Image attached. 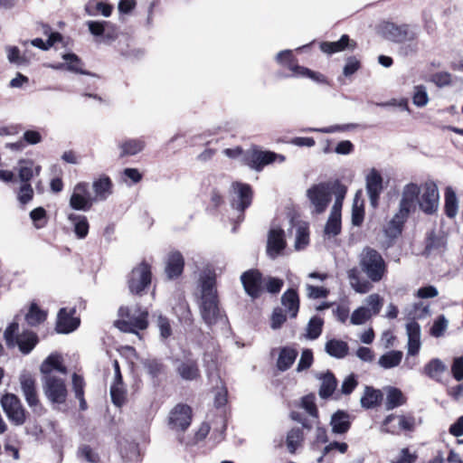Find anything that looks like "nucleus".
<instances>
[{"label":"nucleus","instance_id":"49530a36","mask_svg":"<svg viewBox=\"0 0 463 463\" xmlns=\"http://www.w3.org/2000/svg\"><path fill=\"white\" fill-rule=\"evenodd\" d=\"M324 325L323 318L315 316L312 317L307 326L306 331V337L310 340H315L319 337V335L322 333V328Z\"/></svg>","mask_w":463,"mask_h":463},{"label":"nucleus","instance_id":"2eb2a0df","mask_svg":"<svg viewBox=\"0 0 463 463\" xmlns=\"http://www.w3.org/2000/svg\"><path fill=\"white\" fill-rule=\"evenodd\" d=\"M415 428V418L407 415H388L381 427V431L390 434H399L401 430L412 431Z\"/></svg>","mask_w":463,"mask_h":463},{"label":"nucleus","instance_id":"6e6d98bb","mask_svg":"<svg viewBox=\"0 0 463 463\" xmlns=\"http://www.w3.org/2000/svg\"><path fill=\"white\" fill-rule=\"evenodd\" d=\"M78 457L85 459L89 463L99 462V456L90 446L83 444L79 447Z\"/></svg>","mask_w":463,"mask_h":463},{"label":"nucleus","instance_id":"72a5a7b5","mask_svg":"<svg viewBox=\"0 0 463 463\" xmlns=\"http://www.w3.org/2000/svg\"><path fill=\"white\" fill-rule=\"evenodd\" d=\"M298 356V351L290 346H284L280 349L277 361V367L284 372L290 368Z\"/></svg>","mask_w":463,"mask_h":463},{"label":"nucleus","instance_id":"a211bd4d","mask_svg":"<svg viewBox=\"0 0 463 463\" xmlns=\"http://www.w3.org/2000/svg\"><path fill=\"white\" fill-rule=\"evenodd\" d=\"M192 410L188 405L177 404L169 414V426L176 431H184L191 424Z\"/></svg>","mask_w":463,"mask_h":463},{"label":"nucleus","instance_id":"dca6fc26","mask_svg":"<svg viewBox=\"0 0 463 463\" xmlns=\"http://www.w3.org/2000/svg\"><path fill=\"white\" fill-rule=\"evenodd\" d=\"M93 197L89 191V184L85 182L78 183L72 191L70 198V206L76 211H89L94 203Z\"/></svg>","mask_w":463,"mask_h":463},{"label":"nucleus","instance_id":"e2e57ef3","mask_svg":"<svg viewBox=\"0 0 463 463\" xmlns=\"http://www.w3.org/2000/svg\"><path fill=\"white\" fill-rule=\"evenodd\" d=\"M307 296L312 299L325 298L328 296L329 290L323 287H316L310 284L306 285Z\"/></svg>","mask_w":463,"mask_h":463},{"label":"nucleus","instance_id":"6ab92c4d","mask_svg":"<svg viewBox=\"0 0 463 463\" xmlns=\"http://www.w3.org/2000/svg\"><path fill=\"white\" fill-rule=\"evenodd\" d=\"M232 188L234 194L232 201V206L233 209L242 213L251 203V187L248 184L235 182L232 183Z\"/></svg>","mask_w":463,"mask_h":463},{"label":"nucleus","instance_id":"8fccbe9b","mask_svg":"<svg viewBox=\"0 0 463 463\" xmlns=\"http://www.w3.org/2000/svg\"><path fill=\"white\" fill-rule=\"evenodd\" d=\"M18 176L23 184H29L33 176V162L32 160H21L19 162Z\"/></svg>","mask_w":463,"mask_h":463},{"label":"nucleus","instance_id":"4c0bfd02","mask_svg":"<svg viewBox=\"0 0 463 463\" xmlns=\"http://www.w3.org/2000/svg\"><path fill=\"white\" fill-rule=\"evenodd\" d=\"M447 371V365L439 358L431 359L424 366V373L432 380L440 382L441 375Z\"/></svg>","mask_w":463,"mask_h":463},{"label":"nucleus","instance_id":"e433bc0d","mask_svg":"<svg viewBox=\"0 0 463 463\" xmlns=\"http://www.w3.org/2000/svg\"><path fill=\"white\" fill-rule=\"evenodd\" d=\"M325 350L330 356L341 359L347 354L349 347L345 341L331 339L326 343Z\"/></svg>","mask_w":463,"mask_h":463},{"label":"nucleus","instance_id":"f03ea898","mask_svg":"<svg viewBox=\"0 0 463 463\" xmlns=\"http://www.w3.org/2000/svg\"><path fill=\"white\" fill-rule=\"evenodd\" d=\"M196 301L204 324L212 328L225 324L227 317L219 307L216 277L213 271L204 270L198 279Z\"/></svg>","mask_w":463,"mask_h":463},{"label":"nucleus","instance_id":"4d7b16f0","mask_svg":"<svg viewBox=\"0 0 463 463\" xmlns=\"http://www.w3.org/2000/svg\"><path fill=\"white\" fill-rule=\"evenodd\" d=\"M445 247V240L442 236L436 234L435 232H430L427 237L426 250L431 251L440 250Z\"/></svg>","mask_w":463,"mask_h":463},{"label":"nucleus","instance_id":"9b49d317","mask_svg":"<svg viewBox=\"0 0 463 463\" xmlns=\"http://www.w3.org/2000/svg\"><path fill=\"white\" fill-rule=\"evenodd\" d=\"M119 313L121 316H126L128 321H118V327L123 332L135 333L137 330H144L147 327V311H140L137 314V309L129 307H120Z\"/></svg>","mask_w":463,"mask_h":463},{"label":"nucleus","instance_id":"2f4dec72","mask_svg":"<svg viewBox=\"0 0 463 463\" xmlns=\"http://www.w3.org/2000/svg\"><path fill=\"white\" fill-rule=\"evenodd\" d=\"M354 48L355 43L350 42L349 36L346 34L342 35L336 42H323L320 43V50L327 54L339 52L345 49L354 50Z\"/></svg>","mask_w":463,"mask_h":463},{"label":"nucleus","instance_id":"3c124183","mask_svg":"<svg viewBox=\"0 0 463 463\" xmlns=\"http://www.w3.org/2000/svg\"><path fill=\"white\" fill-rule=\"evenodd\" d=\"M341 232V217L329 215L327 222L325 225V236L331 238L338 235Z\"/></svg>","mask_w":463,"mask_h":463},{"label":"nucleus","instance_id":"473e14b6","mask_svg":"<svg viewBox=\"0 0 463 463\" xmlns=\"http://www.w3.org/2000/svg\"><path fill=\"white\" fill-rule=\"evenodd\" d=\"M281 304L291 318L297 317L299 310V298L295 289L289 288L282 294Z\"/></svg>","mask_w":463,"mask_h":463},{"label":"nucleus","instance_id":"bf43d9fd","mask_svg":"<svg viewBox=\"0 0 463 463\" xmlns=\"http://www.w3.org/2000/svg\"><path fill=\"white\" fill-rule=\"evenodd\" d=\"M283 280L278 278L268 277L263 279V288L271 294L279 293L283 287Z\"/></svg>","mask_w":463,"mask_h":463},{"label":"nucleus","instance_id":"6e6552de","mask_svg":"<svg viewBox=\"0 0 463 463\" xmlns=\"http://www.w3.org/2000/svg\"><path fill=\"white\" fill-rule=\"evenodd\" d=\"M411 203L412 196L411 195H404L403 200H400L398 212L384 228V232L387 237L395 239L402 233L403 224L411 214L410 208L412 205Z\"/></svg>","mask_w":463,"mask_h":463},{"label":"nucleus","instance_id":"c9c22d12","mask_svg":"<svg viewBox=\"0 0 463 463\" xmlns=\"http://www.w3.org/2000/svg\"><path fill=\"white\" fill-rule=\"evenodd\" d=\"M68 220L73 225V230L79 239H84L89 233V222L86 216L70 213Z\"/></svg>","mask_w":463,"mask_h":463},{"label":"nucleus","instance_id":"69168bd1","mask_svg":"<svg viewBox=\"0 0 463 463\" xmlns=\"http://www.w3.org/2000/svg\"><path fill=\"white\" fill-rule=\"evenodd\" d=\"M313 364V353L310 349L302 351L300 359L298 363L297 371L302 372L308 369Z\"/></svg>","mask_w":463,"mask_h":463},{"label":"nucleus","instance_id":"5701e85b","mask_svg":"<svg viewBox=\"0 0 463 463\" xmlns=\"http://www.w3.org/2000/svg\"><path fill=\"white\" fill-rule=\"evenodd\" d=\"M184 258L178 250H171L167 254L165 260V272L169 279H175L180 277L184 271Z\"/></svg>","mask_w":463,"mask_h":463},{"label":"nucleus","instance_id":"4be33fe9","mask_svg":"<svg viewBox=\"0 0 463 463\" xmlns=\"http://www.w3.org/2000/svg\"><path fill=\"white\" fill-rule=\"evenodd\" d=\"M383 190V178L375 170L372 169L366 176V192L371 205L375 208L378 205V200Z\"/></svg>","mask_w":463,"mask_h":463},{"label":"nucleus","instance_id":"338daca9","mask_svg":"<svg viewBox=\"0 0 463 463\" xmlns=\"http://www.w3.org/2000/svg\"><path fill=\"white\" fill-rule=\"evenodd\" d=\"M7 59L11 63H14L16 65H24L27 63L26 58L20 54V51L17 47L12 46L7 47Z\"/></svg>","mask_w":463,"mask_h":463},{"label":"nucleus","instance_id":"c85d7f7f","mask_svg":"<svg viewBox=\"0 0 463 463\" xmlns=\"http://www.w3.org/2000/svg\"><path fill=\"white\" fill-rule=\"evenodd\" d=\"M316 377L321 381L318 394L322 399L329 398L336 389L337 381L335 375L327 371L326 373H317Z\"/></svg>","mask_w":463,"mask_h":463},{"label":"nucleus","instance_id":"cd10ccee","mask_svg":"<svg viewBox=\"0 0 463 463\" xmlns=\"http://www.w3.org/2000/svg\"><path fill=\"white\" fill-rule=\"evenodd\" d=\"M330 425L333 433L345 434L351 427V416L348 412L339 410L331 416Z\"/></svg>","mask_w":463,"mask_h":463},{"label":"nucleus","instance_id":"774afa93","mask_svg":"<svg viewBox=\"0 0 463 463\" xmlns=\"http://www.w3.org/2000/svg\"><path fill=\"white\" fill-rule=\"evenodd\" d=\"M451 373L455 380H463V356L456 357L451 365Z\"/></svg>","mask_w":463,"mask_h":463},{"label":"nucleus","instance_id":"f704fd0d","mask_svg":"<svg viewBox=\"0 0 463 463\" xmlns=\"http://www.w3.org/2000/svg\"><path fill=\"white\" fill-rule=\"evenodd\" d=\"M444 211L448 218L453 219L458 212V200L455 191L451 187H447L444 194Z\"/></svg>","mask_w":463,"mask_h":463},{"label":"nucleus","instance_id":"f8f14e48","mask_svg":"<svg viewBox=\"0 0 463 463\" xmlns=\"http://www.w3.org/2000/svg\"><path fill=\"white\" fill-rule=\"evenodd\" d=\"M276 61L280 65L288 66V69L292 71V76L309 78L317 82H326L324 75L318 72H315L306 67L294 64L292 51L290 50H284L279 52L276 55Z\"/></svg>","mask_w":463,"mask_h":463},{"label":"nucleus","instance_id":"ea45409f","mask_svg":"<svg viewBox=\"0 0 463 463\" xmlns=\"http://www.w3.org/2000/svg\"><path fill=\"white\" fill-rule=\"evenodd\" d=\"M383 394L381 391L366 386L364 394L361 398V404L364 408L371 409L379 404Z\"/></svg>","mask_w":463,"mask_h":463},{"label":"nucleus","instance_id":"de8ad7c7","mask_svg":"<svg viewBox=\"0 0 463 463\" xmlns=\"http://www.w3.org/2000/svg\"><path fill=\"white\" fill-rule=\"evenodd\" d=\"M110 396L112 402L117 407H121L126 402V389L123 382H113L110 386Z\"/></svg>","mask_w":463,"mask_h":463},{"label":"nucleus","instance_id":"bb28decb","mask_svg":"<svg viewBox=\"0 0 463 463\" xmlns=\"http://www.w3.org/2000/svg\"><path fill=\"white\" fill-rule=\"evenodd\" d=\"M90 33L97 37H102V42L110 43L117 37L116 33L107 31V27L110 24L107 21H88L86 23Z\"/></svg>","mask_w":463,"mask_h":463},{"label":"nucleus","instance_id":"58836bf2","mask_svg":"<svg viewBox=\"0 0 463 463\" xmlns=\"http://www.w3.org/2000/svg\"><path fill=\"white\" fill-rule=\"evenodd\" d=\"M406 402V398L402 391L395 387H390L387 392L385 407L386 410H393Z\"/></svg>","mask_w":463,"mask_h":463},{"label":"nucleus","instance_id":"7c9ffc66","mask_svg":"<svg viewBox=\"0 0 463 463\" xmlns=\"http://www.w3.org/2000/svg\"><path fill=\"white\" fill-rule=\"evenodd\" d=\"M146 147V142L143 138H127L118 145L120 150L119 156H132L142 152Z\"/></svg>","mask_w":463,"mask_h":463},{"label":"nucleus","instance_id":"9d476101","mask_svg":"<svg viewBox=\"0 0 463 463\" xmlns=\"http://www.w3.org/2000/svg\"><path fill=\"white\" fill-rule=\"evenodd\" d=\"M0 404L7 419L15 426L23 425L26 420V411L20 399L14 393L2 396Z\"/></svg>","mask_w":463,"mask_h":463},{"label":"nucleus","instance_id":"c03bdc74","mask_svg":"<svg viewBox=\"0 0 463 463\" xmlns=\"http://www.w3.org/2000/svg\"><path fill=\"white\" fill-rule=\"evenodd\" d=\"M62 59L66 61V70L79 74L89 75L90 72L83 70V62L75 53H65Z\"/></svg>","mask_w":463,"mask_h":463},{"label":"nucleus","instance_id":"20e7f679","mask_svg":"<svg viewBox=\"0 0 463 463\" xmlns=\"http://www.w3.org/2000/svg\"><path fill=\"white\" fill-rule=\"evenodd\" d=\"M380 31L386 40L402 44L399 49L401 55L408 57L418 53L420 49L419 36L420 34L419 25L384 22L381 24Z\"/></svg>","mask_w":463,"mask_h":463},{"label":"nucleus","instance_id":"7ed1b4c3","mask_svg":"<svg viewBox=\"0 0 463 463\" xmlns=\"http://www.w3.org/2000/svg\"><path fill=\"white\" fill-rule=\"evenodd\" d=\"M404 195L412 196V205L410 213L416 210L417 206L426 215L436 214L439 207V192L437 184L429 180L420 185L414 182L406 184L401 193V199Z\"/></svg>","mask_w":463,"mask_h":463},{"label":"nucleus","instance_id":"a19ab883","mask_svg":"<svg viewBox=\"0 0 463 463\" xmlns=\"http://www.w3.org/2000/svg\"><path fill=\"white\" fill-rule=\"evenodd\" d=\"M335 188L333 193V195L335 196V203L331 209L330 214L341 217V209L343 205V201L347 192V188L339 180L337 184H335Z\"/></svg>","mask_w":463,"mask_h":463},{"label":"nucleus","instance_id":"864d4df0","mask_svg":"<svg viewBox=\"0 0 463 463\" xmlns=\"http://www.w3.org/2000/svg\"><path fill=\"white\" fill-rule=\"evenodd\" d=\"M371 317V310L366 307H360L352 313L350 322L355 326L364 325Z\"/></svg>","mask_w":463,"mask_h":463},{"label":"nucleus","instance_id":"4468645a","mask_svg":"<svg viewBox=\"0 0 463 463\" xmlns=\"http://www.w3.org/2000/svg\"><path fill=\"white\" fill-rule=\"evenodd\" d=\"M241 282L245 293L251 298H259L264 292L261 272L256 269H250L241 275Z\"/></svg>","mask_w":463,"mask_h":463},{"label":"nucleus","instance_id":"412c9836","mask_svg":"<svg viewBox=\"0 0 463 463\" xmlns=\"http://www.w3.org/2000/svg\"><path fill=\"white\" fill-rule=\"evenodd\" d=\"M74 314L75 308L67 310V308L62 307L60 309L55 327L59 334H69L79 327L80 321L79 317H74Z\"/></svg>","mask_w":463,"mask_h":463},{"label":"nucleus","instance_id":"f3484780","mask_svg":"<svg viewBox=\"0 0 463 463\" xmlns=\"http://www.w3.org/2000/svg\"><path fill=\"white\" fill-rule=\"evenodd\" d=\"M19 383L28 406L35 410L40 405V400L34 376L29 372L24 371L19 376Z\"/></svg>","mask_w":463,"mask_h":463},{"label":"nucleus","instance_id":"a18cd8bd","mask_svg":"<svg viewBox=\"0 0 463 463\" xmlns=\"http://www.w3.org/2000/svg\"><path fill=\"white\" fill-rule=\"evenodd\" d=\"M45 311L42 310L35 303H32L28 313L25 315V320L31 326H36L46 319Z\"/></svg>","mask_w":463,"mask_h":463},{"label":"nucleus","instance_id":"37998d69","mask_svg":"<svg viewBox=\"0 0 463 463\" xmlns=\"http://www.w3.org/2000/svg\"><path fill=\"white\" fill-rule=\"evenodd\" d=\"M85 12L90 16H96L100 13L103 16L109 17L112 13V6L102 2L90 1L85 5Z\"/></svg>","mask_w":463,"mask_h":463},{"label":"nucleus","instance_id":"f257e3e1","mask_svg":"<svg viewBox=\"0 0 463 463\" xmlns=\"http://www.w3.org/2000/svg\"><path fill=\"white\" fill-rule=\"evenodd\" d=\"M358 260L359 267L368 280L360 277L359 270L356 268L347 271V278L355 292L364 294L372 289V282H380L385 277L388 270L387 263L379 251L368 246L362 250Z\"/></svg>","mask_w":463,"mask_h":463},{"label":"nucleus","instance_id":"79ce46f5","mask_svg":"<svg viewBox=\"0 0 463 463\" xmlns=\"http://www.w3.org/2000/svg\"><path fill=\"white\" fill-rule=\"evenodd\" d=\"M402 352L392 350L383 354L378 361L381 367L384 369H391L400 364L402 359Z\"/></svg>","mask_w":463,"mask_h":463},{"label":"nucleus","instance_id":"c756f323","mask_svg":"<svg viewBox=\"0 0 463 463\" xmlns=\"http://www.w3.org/2000/svg\"><path fill=\"white\" fill-rule=\"evenodd\" d=\"M53 371H57L62 374L67 373L66 367L61 364V356L58 354H50L40 366V372L43 376L55 374Z\"/></svg>","mask_w":463,"mask_h":463},{"label":"nucleus","instance_id":"423d86ee","mask_svg":"<svg viewBox=\"0 0 463 463\" xmlns=\"http://www.w3.org/2000/svg\"><path fill=\"white\" fill-rule=\"evenodd\" d=\"M338 180L322 182L313 184L307 190V196L314 208V213L320 214L326 211L332 200L335 184Z\"/></svg>","mask_w":463,"mask_h":463},{"label":"nucleus","instance_id":"393cba45","mask_svg":"<svg viewBox=\"0 0 463 463\" xmlns=\"http://www.w3.org/2000/svg\"><path fill=\"white\" fill-rule=\"evenodd\" d=\"M176 370L182 379L186 381H193L200 376L197 361L191 356H186L184 360L180 361Z\"/></svg>","mask_w":463,"mask_h":463},{"label":"nucleus","instance_id":"09e8293b","mask_svg":"<svg viewBox=\"0 0 463 463\" xmlns=\"http://www.w3.org/2000/svg\"><path fill=\"white\" fill-rule=\"evenodd\" d=\"M303 440V431L299 428L290 430L287 435V448L293 454Z\"/></svg>","mask_w":463,"mask_h":463},{"label":"nucleus","instance_id":"0eeeda50","mask_svg":"<svg viewBox=\"0 0 463 463\" xmlns=\"http://www.w3.org/2000/svg\"><path fill=\"white\" fill-rule=\"evenodd\" d=\"M277 159H279V162H284L286 158L283 155L271 151L260 150L256 146L243 153V165L257 172H260L264 166L273 163Z\"/></svg>","mask_w":463,"mask_h":463},{"label":"nucleus","instance_id":"aec40b11","mask_svg":"<svg viewBox=\"0 0 463 463\" xmlns=\"http://www.w3.org/2000/svg\"><path fill=\"white\" fill-rule=\"evenodd\" d=\"M285 232L280 228H271L268 234L267 254L274 260L282 254L286 248Z\"/></svg>","mask_w":463,"mask_h":463},{"label":"nucleus","instance_id":"0e129e2a","mask_svg":"<svg viewBox=\"0 0 463 463\" xmlns=\"http://www.w3.org/2000/svg\"><path fill=\"white\" fill-rule=\"evenodd\" d=\"M365 303L371 310L372 316L377 315L383 307V299L378 294L369 295L365 299Z\"/></svg>","mask_w":463,"mask_h":463},{"label":"nucleus","instance_id":"39448f33","mask_svg":"<svg viewBox=\"0 0 463 463\" xmlns=\"http://www.w3.org/2000/svg\"><path fill=\"white\" fill-rule=\"evenodd\" d=\"M19 325L16 322L11 323L4 332V338L7 347H18L23 354H29L39 342L36 333L31 330H24L18 333Z\"/></svg>","mask_w":463,"mask_h":463},{"label":"nucleus","instance_id":"1a4fd4ad","mask_svg":"<svg viewBox=\"0 0 463 463\" xmlns=\"http://www.w3.org/2000/svg\"><path fill=\"white\" fill-rule=\"evenodd\" d=\"M43 389L45 397L52 403L62 404L66 402L68 391L65 381L55 374L43 376Z\"/></svg>","mask_w":463,"mask_h":463},{"label":"nucleus","instance_id":"5fc2aeb1","mask_svg":"<svg viewBox=\"0 0 463 463\" xmlns=\"http://www.w3.org/2000/svg\"><path fill=\"white\" fill-rule=\"evenodd\" d=\"M412 102L419 108L425 107L428 104L429 96L425 86L417 85L414 87Z\"/></svg>","mask_w":463,"mask_h":463},{"label":"nucleus","instance_id":"603ef678","mask_svg":"<svg viewBox=\"0 0 463 463\" xmlns=\"http://www.w3.org/2000/svg\"><path fill=\"white\" fill-rule=\"evenodd\" d=\"M308 227L306 223H298L296 226V250H301L308 244Z\"/></svg>","mask_w":463,"mask_h":463},{"label":"nucleus","instance_id":"052dcab7","mask_svg":"<svg viewBox=\"0 0 463 463\" xmlns=\"http://www.w3.org/2000/svg\"><path fill=\"white\" fill-rule=\"evenodd\" d=\"M449 325L448 319L443 316H439L433 323L431 328H430V334L431 335L435 337L441 336L445 330L447 329Z\"/></svg>","mask_w":463,"mask_h":463},{"label":"nucleus","instance_id":"13d9d810","mask_svg":"<svg viewBox=\"0 0 463 463\" xmlns=\"http://www.w3.org/2000/svg\"><path fill=\"white\" fill-rule=\"evenodd\" d=\"M30 218L33 222L36 229L44 227L47 222L45 209L43 207H37L33 209L30 213Z\"/></svg>","mask_w":463,"mask_h":463},{"label":"nucleus","instance_id":"680f3d73","mask_svg":"<svg viewBox=\"0 0 463 463\" xmlns=\"http://www.w3.org/2000/svg\"><path fill=\"white\" fill-rule=\"evenodd\" d=\"M33 198V189L30 184H23L18 191L17 199L22 204H26Z\"/></svg>","mask_w":463,"mask_h":463},{"label":"nucleus","instance_id":"ddd939ff","mask_svg":"<svg viewBox=\"0 0 463 463\" xmlns=\"http://www.w3.org/2000/svg\"><path fill=\"white\" fill-rule=\"evenodd\" d=\"M151 269L146 262H141L130 272L128 279L129 291L140 295L151 283Z\"/></svg>","mask_w":463,"mask_h":463},{"label":"nucleus","instance_id":"a878e982","mask_svg":"<svg viewBox=\"0 0 463 463\" xmlns=\"http://www.w3.org/2000/svg\"><path fill=\"white\" fill-rule=\"evenodd\" d=\"M408 336V354L415 355L420 348V326L415 321H410L406 325Z\"/></svg>","mask_w":463,"mask_h":463},{"label":"nucleus","instance_id":"b1692460","mask_svg":"<svg viewBox=\"0 0 463 463\" xmlns=\"http://www.w3.org/2000/svg\"><path fill=\"white\" fill-rule=\"evenodd\" d=\"M112 181L105 175H100L92 183V189L94 192L93 199L95 202L105 201L112 194Z\"/></svg>","mask_w":463,"mask_h":463}]
</instances>
